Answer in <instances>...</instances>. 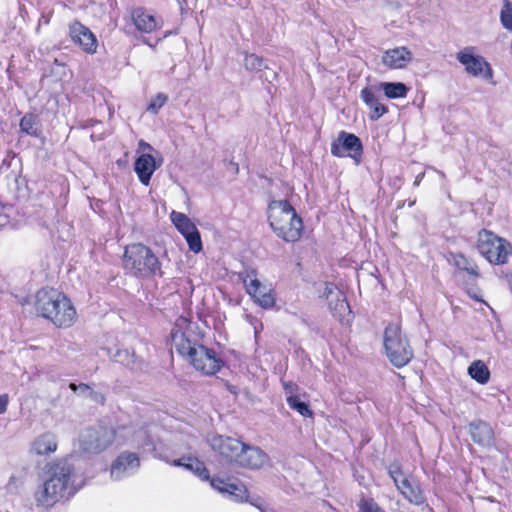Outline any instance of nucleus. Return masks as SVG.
Returning a JSON list of instances; mask_svg holds the SVG:
<instances>
[{
	"instance_id": "1",
	"label": "nucleus",
	"mask_w": 512,
	"mask_h": 512,
	"mask_svg": "<svg viewBox=\"0 0 512 512\" xmlns=\"http://www.w3.org/2000/svg\"><path fill=\"white\" fill-rule=\"evenodd\" d=\"M44 481L35 492L38 506L52 507L58 501L73 496L79 489L73 466L66 459L48 463Z\"/></svg>"
},
{
	"instance_id": "2",
	"label": "nucleus",
	"mask_w": 512,
	"mask_h": 512,
	"mask_svg": "<svg viewBox=\"0 0 512 512\" xmlns=\"http://www.w3.org/2000/svg\"><path fill=\"white\" fill-rule=\"evenodd\" d=\"M211 448L229 464L260 469L269 460L268 455L259 447L248 445L238 439L215 435L208 439Z\"/></svg>"
},
{
	"instance_id": "3",
	"label": "nucleus",
	"mask_w": 512,
	"mask_h": 512,
	"mask_svg": "<svg viewBox=\"0 0 512 512\" xmlns=\"http://www.w3.org/2000/svg\"><path fill=\"white\" fill-rule=\"evenodd\" d=\"M34 309L38 316L49 320L58 328L71 327L77 317L70 299L54 288H42L37 291Z\"/></svg>"
},
{
	"instance_id": "4",
	"label": "nucleus",
	"mask_w": 512,
	"mask_h": 512,
	"mask_svg": "<svg viewBox=\"0 0 512 512\" xmlns=\"http://www.w3.org/2000/svg\"><path fill=\"white\" fill-rule=\"evenodd\" d=\"M171 341L178 354L203 374L215 375L221 369L223 361L213 349L191 341L180 329L172 330Z\"/></svg>"
},
{
	"instance_id": "5",
	"label": "nucleus",
	"mask_w": 512,
	"mask_h": 512,
	"mask_svg": "<svg viewBox=\"0 0 512 512\" xmlns=\"http://www.w3.org/2000/svg\"><path fill=\"white\" fill-rule=\"evenodd\" d=\"M122 262L125 272L137 279L150 280L163 276L159 258L151 248L142 243L126 246Z\"/></svg>"
},
{
	"instance_id": "6",
	"label": "nucleus",
	"mask_w": 512,
	"mask_h": 512,
	"mask_svg": "<svg viewBox=\"0 0 512 512\" xmlns=\"http://www.w3.org/2000/svg\"><path fill=\"white\" fill-rule=\"evenodd\" d=\"M268 219L274 233L286 242L297 241L302 234L303 222L286 200H274L268 206Z\"/></svg>"
},
{
	"instance_id": "7",
	"label": "nucleus",
	"mask_w": 512,
	"mask_h": 512,
	"mask_svg": "<svg viewBox=\"0 0 512 512\" xmlns=\"http://www.w3.org/2000/svg\"><path fill=\"white\" fill-rule=\"evenodd\" d=\"M128 427H119L112 429L108 427L98 426L84 429L79 435V447L82 452L87 454H99L106 450L114 442L117 445L125 444V440H121L130 434Z\"/></svg>"
},
{
	"instance_id": "8",
	"label": "nucleus",
	"mask_w": 512,
	"mask_h": 512,
	"mask_svg": "<svg viewBox=\"0 0 512 512\" xmlns=\"http://www.w3.org/2000/svg\"><path fill=\"white\" fill-rule=\"evenodd\" d=\"M386 356L397 368L407 365L413 358V350L399 324L389 323L384 330Z\"/></svg>"
},
{
	"instance_id": "9",
	"label": "nucleus",
	"mask_w": 512,
	"mask_h": 512,
	"mask_svg": "<svg viewBox=\"0 0 512 512\" xmlns=\"http://www.w3.org/2000/svg\"><path fill=\"white\" fill-rule=\"evenodd\" d=\"M479 253L490 263L504 264L512 253V247L508 241L488 230H481L478 234Z\"/></svg>"
},
{
	"instance_id": "10",
	"label": "nucleus",
	"mask_w": 512,
	"mask_h": 512,
	"mask_svg": "<svg viewBox=\"0 0 512 512\" xmlns=\"http://www.w3.org/2000/svg\"><path fill=\"white\" fill-rule=\"evenodd\" d=\"M388 474L392 478L397 490L411 504L422 505L426 498L420 484L407 477L399 463H392L388 467Z\"/></svg>"
},
{
	"instance_id": "11",
	"label": "nucleus",
	"mask_w": 512,
	"mask_h": 512,
	"mask_svg": "<svg viewBox=\"0 0 512 512\" xmlns=\"http://www.w3.org/2000/svg\"><path fill=\"white\" fill-rule=\"evenodd\" d=\"M362 142L356 135L340 131L337 138L331 143V154L336 157H350L356 164L362 158Z\"/></svg>"
},
{
	"instance_id": "12",
	"label": "nucleus",
	"mask_w": 512,
	"mask_h": 512,
	"mask_svg": "<svg viewBox=\"0 0 512 512\" xmlns=\"http://www.w3.org/2000/svg\"><path fill=\"white\" fill-rule=\"evenodd\" d=\"M243 282L247 293L254 301L264 309L272 308L275 305L276 297L274 290L262 284L256 277V272L251 270L246 273Z\"/></svg>"
},
{
	"instance_id": "13",
	"label": "nucleus",
	"mask_w": 512,
	"mask_h": 512,
	"mask_svg": "<svg viewBox=\"0 0 512 512\" xmlns=\"http://www.w3.org/2000/svg\"><path fill=\"white\" fill-rule=\"evenodd\" d=\"M457 60L464 65L468 74L484 79L492 78V71L489 64L483 57L472 54L469 48L460 51L457 54Z\"/></svg>"
},
{
	"instance_id": "14",
	"label": "nucleus",
	"mask_w": 512,
	"mask_h": 512,
	"mask_svg": "<svg viewBox=\"0 0 512 512\" xmlns=\"http://www.w3.org/2000/svg\"><path fill=\"white\" fill-rule=\"evenodd\" d=\"M140 466L136 453L124 451L112 463L110 474L114 480H122L134 474Z\"/></svg>"
},
{
	"instance_id": "15",
	"label": "nucleus",
	"mask_w": 512,
	"mask_h": 512,
	"mask_svg": "<svg viewBox=\"0 0 512 512\" xmlns=\"http://www.w3.org/2000/svg\"><path fill=\"white\" fill-rule=\"evenodd\" d=\"M210 485L228 499L235 502L247 501V489L241 483L229 482L221 478H212Z\"/></svg>"
},
{
	"instance_id": "16",
	"label": "nucleus",
	"mask_w": 512,
	"mask_h": 512,
	"mask_svg": "<svg viewBox=\"0 0 512 512\" xmlns=\"http://www.w3.org/2000/svg\"><path fill=\"white\" fill-rule=\"evenodd\" d=\"M162 165V158L157 161L150 154H141L134 163V170L141 184L148 186L155 170Z\"/></svg>"
},
{
	"instance_id": "17",
	"label": "nucleus",
	"mask_w": 512,
	"mask_h": 512,
	"mask_svg": "<svg viewBox=\"0 0 512 512\" xmlns=\"http://www.w3.org/2000/svg\"><path fill=\"white\" fill-rule=\"evenodd\" d=\"M70 35L72 40L89 54H93L97 49V39L89 28L79 22L70 26Z\"/></svg>"
},
{
	"instance_id": "18",
	"label": "nucleus",
	"mask_w": 512,
	"mask_h": 512,
	"mask_svg": "<svg viewBox=\"0 0 512 512\" xmlns=\"http://www.w3.org/2000/svg\"><path fill=\"white\" fill-rule=\"evenodd\" d=\"M413 59L412 52L406 47H397L385 51L382 62L390 69H402Z\"/></svg>"
},
{
	"instance_id": "19",
	"label": "nucleus",
	"mask_w": 512,
	"mask_h": 512,
	"mask_svg": "<svg viewBox=\"0 0 512 512\" xmlns=\"http://www.w3.org/2000/svg\"><path fill=\"white\" fill-rule=\"evenodd\" d=\"M469 433L473 441L481 446H490L493 443V430L490 425L484 421L470 423Z\"/></svg>"
},
{
	"instance_id": "20",
	"label": "nucleus",
	"mask_w": 512,
	"mask_h": 512,
	"mask_svg": "<svg viewBox=\"0 0 512 512\" xmlns=\"http://www.w3.org/2000/svg\"><path fill=\"white\" fill-rule=\"evenodd\" d=\"M131 19L135 28L142 33H151L158 28L156 18L143 8L133 9Z\"/></svg>"
},
{
	"instance_id": "21",
	"label": "nucleus",
	"mask_w": 512,
	"mask_h": 512,
	"mask_svg": "<svg viewBox=\"0 0 512 512\" xmlns=\"http://www.w3.org/2000/svg\"><path fill=\"white\" fill-rule=\"evenodd\" d=\"M56 435L51 432H45L39 435L32 443V451L37 455H49L57 450Z\"/></svg>"
},
{
	"instance_id": "22",
	"label": "nucleus",
	"mask_w": 512,
	"mask_h": 512,
	"mask_svg": "<svg viewBox=\"0 0 512 512\" xmlns=\"http://www.w3.org/2000/svg\"><path fill=\"white\" fill-rule=\"evenodd\" d=\"M167 463L173 466H180L186 470L192 471L195 475L200 477L203 480L209 479V471L205 467L204 463L197 458L194 457H182L180 459H175L173 461H168Z\"/></svg>"
},
{
	"instance_id": "23",
	"label": "nucleus",
	"mask_w": 512,
	"mask_h": 512,
	"mask_svg": "<svg viewBox=\"0 0 512 512\" xmlns=\"http://www.w3.org/2000/svg\"><path fill=\"white\" fill-rule=\"evenodd\" d=\"M361 98L371 110L369 115L371 120H378L381 116L387 113L388 108L379 102L372 88L367 87L362 89Z\"/></svg>"
},
{
	"instance_id": "24",
	"label": "nucleus",
	"mask_w": 512,
	"mask_h": 512,
	"mask_svg": "<svg viewBox=\"0 0 512 512\" xmlns=\"http://www.w3.org/2000/svg\"><path fill=\"white\" fill-rule=\"evenodd\" d=\"M111 359L129 367L131 370H141L143 368V362L128 349H118L113 355H111Z\"/></svg>"
},
{
	"instance_id": "25",
	"label": "nucleus",
	"mask_w": 512,
	"mask_h": 512,
	"mask_svg": "<svg viewBox=\"0 0 512 512\" xmlns=\"http://www.w3.org/2000/svg\"><path fill=\"white\" fill-rule=\"evenodd\" d=\"M170 218L176 229L184 237L197 229L196 225L184 213L172 211Z\"/></svg>"
},
{
	"instance_id": "26",
	"label": "nucleus",
	"mask_w": 512,
	"mask_h": 512,
	"mask_svg": "<svg viewBox=\"0 0 512 512\" xmlns=\"http://www.w3.org/2000/svg\"><path fill=\"white\" fill-rule=\"evenodd\" d=\"M69 387L72 391H74L79 396L89 398L90 400H92L93 402H95L97 404L103 405L105 403V396L101 392H98V391H95L94 389H92L88 384L70 383Z\"/></svg>"
},
{
	"instance_id": "27",
	"label": "nucleus",
	"mask_w": 512,
	"mask_h": 512,
	"mask_svg": "<svg viewBox=\"0 0 512 512\" xmlns=\"http://www.w3.org/2000/svg\"><path fill=\"white\" fill-rule=\"evenodd\" d=\"M333 294L334 293L331 290H329L327 294L330 309L333 311L334 316L342 318L346 313H350L349 304L341 291H337L335 293V304H333V299L330 298Z\"/></svg>"
},
{
	"instance_id": "28",
	"label": "nucleus",
	"mask_w": 512,
	"mask_h": 512,
	"mask_svg": "<svg viewBox=\"0 0 512 512\" xmlns=\"http://www.w3.org/2000/svg\"><path fill=\"white\" fill-rule=\"evenodd\" d=\"M468 374L479 384H486L490 379V371L481 360H476L468 367Z\"/></svg>"
},
{
	"instance_id": "29",
	"label": "nucleus",
	"mask_w": 512,
	"mask_h": 512,
	"mask_svg": "<svg viewBox=\"0 0 512 512\" xmlns=\"http://www.w3.org/2000/svg\"><path fill=\"white\" fill-rule=\"evenodd\" d=\"M380 89L384 92L385 96L390 99L406 97L409 88L401 82H383L380 84Z\"/></svg>"
},
{
	"instance_id": "30",
	"label": "nucleus",
	"mask_w": 512,
	"mask_h": 512,
	"mask_svg": "<svg viewBox=\"0 0 512 512\" xmlns=\"http://www.w3.org/2000/svg\"><path fill=\"white\" fill-rule=\"evenodd\" d=\"M131 432L130 434L126 435L124 438H121V440H125V443L128 442V437H132V441L137 444L138 448L143 449L144 451H152L154 450V445L152 440L149 438L147 432L145 430H138L134 432L130 427H128Z\"/></svg>"
},
{
	"instance_id": "31",
	"label": "nucleus",
	"mask_w": 512,
	"mask_h": 512,
	"mask_svg": "<svg viewBox=\"0 0 512 512\" xmlns=\"http://www.w3.org/2000/svg\"><path fill=\"white\" fill-rule=\"evenodd\" d=\"M20 130L27 135L38 137L41 132L38 117L34 114H25L20 120Z\"/></svg>"
},
{
	"instance_id": "32",
	"label": "nucleus",
	"mask_w": 512,
	"mask_h": 512,
	"mask_svg": "<svg viewBox=\"0 0 512 512\" xmlns=\"http://www.w3.org/2000/svg\"><path fill=\"white\" fill-rule=\"evenodd\" d=\"M287 404L288 406L296 410L300 415L304 417H312L313 412L309 408V405L303 401H301L297 396L290 395L287 397Z\"/></svg>"
},
{
	"instance_id": "33",
	"label": "nucleus",
	"mask_w": 512,
	"mask_h": 512,
	"mask_svg": "<svg viewBox=\"0 0 512 512\" xmlns=\"http://www.w3.org/2000/svg\"><path fill=\"white\" fill-rule=\"evenodd\" d=\"M244 66L249 71H261L267 68L264 59L256 54H248L244 59Z\"/></svg>"
},
{
	"instance_id": "34",
	"label": "nucleus",
	"mask_w": 512,
	"mask_h": 512,
	"mask_svg": "<svg viewBox=\"0 0 512 512\" xmlns=\"http://www.w3.org/2000/svg\"><path fill=\"white\" fill-rule=\"evenodd\" d=\"M184 238L186 239L189 249L191 251H193L194 253H198L202 250V241L198 229L186 235Z\"/></svg>"
},
{
	"instance_id": "35",
	"label": "nucleus",
	"mask_w": 512,
	"mask_h": 512,
	"mask_svg": "<svg viewBox=\"0 0 512 512\" xmlns=\"http://www.w3.org/2000/svg\"><path fill=\"white\" fill-rule=\"evenodd\" d=\"M167 101L168 96L166 94L158 93L154 98L151 99L149 105L147 106V111L153 114H157Z\"/></svg>"
},
{
	"instance_id": "36",
	"label": "nucleus",
	"mask_w": 512,
	"mask_h": 512,
	"mask_svg": "<svg viewBox=\"0 0 512 512\" xmlns=\"http://www.w3.org/2000/svg\"><path fill=\"white\" fill-rule=\"evenodd\" d=\"M500 21L504 28L512 31V4L508 1L505 2V5L501 10Z\"/></svg>"
},
{
	"instance_id": "37",
	"label": "nucleus",
	"mask_w": 512,
	"mask_h": 512,
	"mask_svg": "<svg viewBox=\"0 0 512 512\" xmlns=\"http://www.w3.org/2000/svg\"><path fill=\"white\" fill-rule=\"evenodd\" d=\"M358 507L359 512H385L373 499H362Z\"/></svg>"
},
{
	"instance_id": "38",
	"label": "nucleus",
	"mask_w": 512,
	"mask_h": 512,
	"mask_svg": "<svg viewBox=\"0 0 512 512\" xmlns=\"http://www.w3.org/2000/svg\"><path fill=\"white\" fill-rule=\"evenodd\" d=\"M456 265L458 268L465 270L468 274L477 276V267L475 265L470 264L464 256H460L459 260L456 261Z\"/></svg>"
},
{
	"instance_id": "39",
	"label": "nucleus",
	"mask_w": 512,
	"mask_h": 512,
	"mask_svg": "<svg viewBox=\"0 0 512 512\" xmlns=\"http://www.w3.org/2000/svg\"><path fill=\"white\" fill-rule=\"evenodd\" d=\"M8 401V395H0V414H3L7 410Z\"/></svg>"
},
{
	"instance_id": "40",
	"label": "nucleus",
	"mask_w": 512,
	"mask_h": 512,
	"mask_svg": "<svg viewBox=\"0 0 512 512\" xmlns=\"http://www.w3.org/2000/svg\"><path fill=\"white\" fill-rule=\"evenodd\" d=\"M284 389H285L286 393H290L292 395L294 393V391L296 390V385L292 382L284 383Z\"/></svg>"
},
{
	"instance_id": "41",
	"label": "nucleus",
	"mask_w": 512,
	"mask_h": 512,
	"mask_svg": "<svg viewBox=\"0 0 512 512\" xmlns=\"http://www.w3.org/2000/svg\"><path fill=\"white\" fill-rule=\"evenodd\" d=\"M423 177H424V173H420V174H418V175L415 177V180H414L413 185H414V186H419V184H420V182L422 181Z\"/></svg>"
},
{
	"instance_id": "42",
	"label": "nucleus",
	"mask_w": 512,
	"mask_h": 512,
	"mask_svg": "<svg viewBox=\"0 0 512 512\" xmlns=\"http://www.w3.org/2000/svg\"><path fill=\"white\" fill-rule=\"evenodd\" d=\"M140 145H143V147H146L148 149H152V147L150 146V144H147V143H140Z\"/></svg>"
}]
</instances>
